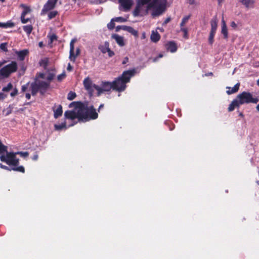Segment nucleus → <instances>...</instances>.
Wrapping results in <instances>:
<instances>
[{
  "label": "nucleus",
  "mask_w": 259,
  "mask_h": 259,
  "mask_svg": "<svg viewBox=\"0 0 259 259\" xmlns=\"http://www.w3.org/2000/svg\"><path fill=\"white\" fill-rule=\"evenodd\" d=\"M37 158V156L36 155V156H35L34 157V158H33V159H36Z\"/></svg>",
  "instance_id": "63"
},
{
  "label": "nucleus",
  "mask_w": 259,
  "mask_h": 259,
  "mask_svg": "<svg viewBox=\"0 0 259 259\" xmlns=\"http://www.w3.org/2000/svg\"><path fill=\"white\" fill-rule=\"evenodd\" d=\"M67 70H68V71H71V70H72V66H71V64H70V63H69V64H68V66H67Z\"/></svg>",
  "instance_id": "49"
},
{
  "label": "nucleus",
  "mask_w": 259,
  "mask_h": 259,
  "mask_svg": "<svg viewBox=\"0 0 259 259\" xmlns=\"http://www.w3.org/2000/svg\"><path fill=\"white\" fill-rule=\"evenodd\" d=\"M166 3L167 0H138L133 15L135 17L144 16L152 10V16H159L165 11Z\"/></svg>",
  "instance_id": "1"
},
{
  "label": "nucleus",
  "mask_w": 259,
  "mask_h": 259,
  "mask_svg": "<svg viewBox=\"0 0 259 259\" xmlns=\"http://www.w3.org/2000/svg\"><path fill=\"white\" fill-rule=\"evenodd\" d=\"M112 21H115L116 22H124L126 21V19L121 17H115L114 18L112 19Z\"/></svg>",
  "instance_id": "33"
},
{
  "label": "nucleus",
  "mask_w": 259,
  "mask_h": 259,
  "mask_svg": "<svg viewBox=\"0 0 259 259\" xmlns=\"http://www.w3.org/2000/svg\"><path fill=\"white\" fill-rule=\"evenodd\" d=\"M111 37L115 39L117 44L120 47L124 46V38L122 36L116 34H114L111 36Z\"/></svg>",
  "instance_id": "13"
},
{
  "label": "nucleus",
  "mask_w": 259,
  "mask_h": 259,
  "mask_svg": "<svg viewBox=\"0 0 259 259\" xmlns=\"http://www.w3.org/2000/svg\"><path fill=\"white\" fill-rule=\"evenodd\" d=\"M104 107V104H101L99 107L98 111L100 112V110Z\"/></svg>",
  "instance_id": "57"
},
{
  "label": "nucleus",
  "mask_w": 259,
  "mask_h": 259,
  "mask_svg": "<svg viewBox=\"0 0 259 259\" xmlns=\"http://www.w3.org/2000/svg\"><path fill=\"white\" fill-rule=\"evenodd\" d=\"M167 49L174 53L177 51V48L176 44L173 41H170L167 44Z\"/></svg>",
  "instance_id": "21"
},
{
  "label": "nucleus",
  "mask_w": 259,
  "mask_h": 259,
  "mask_svg": "<svg viewBox=\"0 0 259 259\" xmlns=\"http://www.w3.org/2000/svg\"><path fill=\"white\" fill-rule=\"evenodd\" d=\"M15 26V24L11 22L8 21L6 23H2L0 22V27L4 28H12Z\"/></svg>",
  "instance_id": "24"
},
{
  "label": "nucleus",
  "mask_w": 259,
  "mask_h": 259,
  "mask_svg": "<svg viewBox=\"0 0 259 259\" xmlns=\"http://www.w3.org/2000/svg\"><path fill=\"white\" fill-rule=\"evenodd\" d=\"M17 69V63L12 61L0 69V76L4 78L8 77L12 73L16 71Z\"/></svg>",
  "instance_id": "6"
},
{
  "label": "nucleus",
  "mask_w": 259,
  "mask_h": 259,
  "mask_svg": "<svg viewBox=\"0 0 259 259\" xmlns=\"http://www.w3.org/2000/svg\"><path fill=\"white\" fill-rule=\"evenodd\" d=\"M58 0H48L42 8L41 14H45L47 12L53 9Z\"/></svg>",
  "instance_id": "9"
},
{
  "label": "nucleus",
  "mask_w": 259,
  "mask_h": 259,
  "mask_svg": "<svg viewBox=\"0 0 259 259\" xmlns=\"http://www.w3.org/2000/svg\"><path fill=\"white\" fill-rule=\"evenodd\" d=\"M76 96V95L75 93L71 91L68 94L67 99L71 101L73 100Z\"/></svg>",
  "instance_id": "30"
},
{
  "label": "nucleus",
  "mask_w": 259,
  "mask_h": 259,
  "mask_svg": "<svg viewBox=\"0 0 259 259\" xmlns=\"http://www.w3.org/2000/svg\"><path fill=\"white\" fill-rule=\"evenodd\" d=\"M109 49V43L108 41H105L103 45H100L99 47V49L103 54L107 53Z\"/></svg>",
  "instance_id": "19"
},
{
  "label": "nucleus",
  "mask_w": 259,
  "mask_h": 259,
  "mask_svg": "<svg viewBox=\"0 0 259 259\" xmlns=\"http://www.w3.org/2000/svg\"><path fill=\"white\" fill-rule=\"evenodd\" d=\"M83 85L86 90H87L91 96L93 95L95 88L94 86H97L93 84L91 79L89 77L85 78L83 81Z\"/></svg>",
  "instance_id": "8"
},
{
  "label": "nucleus",
  "mask_w": 259,
  "mask_h": 259,
  "mask_svg": "<svg viewBox=\"0 0 259 259\" xmlns=\"http://www.w3.org/2000/svg\"><path fill=\"white\" fill-rule=\"evenodd\" d=\"M240 106L239 104L238 103L236 99L233 100L231 103L230 104L228 107V111L229 112L232 111L234 110L235 107H239Z\"/></svg>",
  "instance_id": "20"
},
{
  "label": "nucleus",
  "mask_w": 259,
  "mask_h": 259,
  "mask_svg": "<svg viewBox=\"0 0 259 259\" xmlns=\"http://www.w3.org/2000/svg\"><path fill=\"white\" fill-rule=\"evenodd\" d=\"M23 30L26 32L27 34H30L32 30L33 27L31 25H25L23 27Z\"/></svg>",
  "instance_id": "27"
},
{
  "label": "nucleus",
  "mask_w": 259,
  "mask_h": 259,
  "mask_svg": "<svg viewBox=\"0 0 259 259\" xmlns=\"http://www.w3.org/2000/svg\"><path fill=\"white\" fill-rule=\"evenodd\" d=\"M188 3L190 4V5H192L194 3V0H188Z\"/></svg>",
  "instance_id": "56"
},
{
  "label": "nucleus",
  "mask_w": 259,
  "mask_h": 259,
  "mask_svg": "<svg viewBox=\"0 0 259 259\" xmlns=\"http://www.w3.org/2000/svg\"><path fill=\"white\" fill-rule=\"evenodd\" d=\"M57 39V36L55 34H52L50 37V43H52L54 40Z\"/></svg>",
  "instance_id": "43"
},
{
  "label": "nucleus",
  "mask_w": 259,
  "mask_h": 259,
  "mask_svg": "<svg viewBox=\"0 0 259 259\" xmlns=\"http://www.w3.org/2000/svg\"><path fill=\"white\" fill-rule=\"evenodd\" d=\"M38 91L39 92V88L36 81L31 84V94L33 96H35Z\"/></svg>",
  "instance_id": "22"
},
{
  "label": "nucleus",
  "mask_w": 259,
  "mask_h": 259,
  "mask_svg": "<svg viewBox=\"0 0 259 259\" xmlns=\"http://www.w3.org/2000/svg\"><path fill=\"white\" fill-rule=\"evenodd\" d=\"M215 33L210 32L209 36L208 38L209 43L211 45L213 42V38Z\"/></svg>",
  "instance_id": "34"
},
{
  "label": "nucleus",
  "mask_w": 259,
  "mask_h": 259,
  "mask_svg": "<svg viewBox=\"0 0 259 259\" xmlns=\"http://www.w3.org/2000/svg\"><path fill=\"white\" fill-rule=\"evenodd\" d=\"M231 26L232 27H234V28H236L237 27V25H236V24L235 23V22L232 21L231 23Z\"/></svg>",
  "instance_id": "50"
},
{
  "label": "nucleus",
  "mask_w": 259,
  "mask_h": 259,
  "mask_svg": "<svg viewBox=\"0 0 259 259\" xmlns=\"http://www.w3.org/2000/svg\"><path fill=\"white\" fill-rule=\"evenodd\" d=\"M0 166L2 168H3V169H6V170H10L11 169L9 168V167H8L7 166H5V165H3L2 164H0Z\"/></svg>",
  "instance_id": "47"
},
{
  "label": "nucleus",
  "mask_w": 259,
  "mask_h": 259,
  "mask_svg": "<svg viewBox=\"0 0 259 259\" xmlns=\"http://www.w3.org/2000/svg\"><path fill=\"white\" fill-rule=\"evenodd\" d=\"M120 29H122L123 30L126 31L134 35L135 36H138V31L135 30L131 26H127L125 25H121V26H117L116 27V31H118Z\"/></svg>",
  "instance_id": "11"
},
{
  "label": "nucleus",
  "mask_w": 259,
  "mask_h": 259,
  "mask_svg": "<svg viewBox=\"0 0 259 259\" xmlns=\"http://www.w3.org/2000/svg\"><path fill=\"white\" fill-rule=\"evenodd\" d=\"M170 21V18H167L165 19L164 21L163 24H166L167 23H168Z\"/></svg>",
  "instance_id": "51"
},
{
  "label": "nucleus",
  "mask_w": 259,
  "mask_h": 259,
  "mask_svg": "<svg viewBox=\"0 0 259 259\" xmlns=\"http://www.w3.org/2000/svg\"><path fill=\"white\" fill-rule=\"evenodd\" d=\"M13 88V85L11 83H9L8 84L7 87H4L2 89V91L3 92H9L10 90H11Z\"/></svg>",
  "instance_id": "31"
},
{
  "label": "nucleus",
  "mask_w": 259,
  "mask_h": 259,
  "mask_svg": "<svg viewBox=\"0 0 259 259\" xmlns=\"http://www.w3.org/2000/svg\"><path fill=\"white\" fill-rule=\"evenodd\" d=\"M20 7L24 9V10L21 14V17H25L26 15L30 12V9L24 4H21Z\"/></svg>",
  "instance_id": "26"
},
{
  "label": "nucleus",
  "mask_w": 259,
  "mask_h": 259,
  "mask_svg": "<svg viewBox=\"0 0 259 259\" xmlns=\"http://www.w3.org/2000/svg\"><path fill=\"white\" fill-rule=\"evenodd\" d=\"M69 107H74L73 111H67L64 113L66 118L74 119L77 118L79 120L89 121L98 118V114L93 106H88L80 102H72Z\"/></svg>",
  "instance_id": "2"
},
{
  "label": "nucleus",
  "mask_w": 259,
  "mask_h": 259,
  "mask_svg": "<svg viewBox=\"0 0 259 259\" xmlns=\"http://www.w3.org/2000/svg\"><path fill=\"white\" fill-rule=\"evenodd\" d=\"M27 89V87L26 85H23L22 87V91L24 92Z\"/></svg>",
  "instance_id": "53"
},
{
  "label": "nucleus",
  "mask_w": 259,
  "mask_h": 259,
  "mask_svg": "<svg viewBox=\"0 0 259 259\" xmlns=\"http://www.w3.org/2000/svg\"><path fill=\"white\" fill-rule=\"evenodd\" d=\"M12 169H13V170H15V171H21L22 172H24V171H25L24 168L22 166H19L17 167H14V168H12Z\"/></svg>",
  "instance_id": "36"
},
{
  "label": "nucleus",
  "mask_w": 259,
  "mask_h": 259,
  "mask_svg": "<svg viewBox=\"0 0 259 259\" xmlns=\"http://www.w3.org/2000/svg\"><path fill=\"white\" fill-rule=\"evenodd\" d=\"M18 94V90L15 88L14 90L11 93L10 95L12 97H14Z\"/></svg>",
  "instance_id": "42"
},
{
  "label": "nucleus",
  "mask_w": 259,
  "mask_h": 259,
  "mask_svg": "<svg viewBox=\"0 0 259 259\" xmlns=\"http://www.w3.org/2000/svg\"><path fill=\"white\" fill-rule=\"evenodd\" d=\"M66 76V74L65 72H63L61 74L57 76V79L58 81H61L62 79H63Z\"/></svg>",
  "instance_id": "40"
},
{
  "label": "nucleus",
  "mask_w": 259,
  "mask_h": 259,
  "mask_svg": "<svg viewBox=\"0 0 259 259\" xmlns=\"http://www.w3.org/2000/svg\"><path fill=\"white\" fill-rule=\"evenodd\" d=\"M6 97V95L3 93H0V99H4Z\"/></svg>",
  "instance_id": "52"
},
{
  "label": "nucleus",
  "mask_w": 259,
  "mask_h": 259,
  "mask_svg": "<svg viewBox=\"0 0 259 259\" xmlns=\"http://www.w3.org/2000/svg\"><path fill=\"white\" fill-rule=\"evenodd\" d=\"M221 32L224 35L225 38L228 37V30L226 25H224V26H222Z\"/></svg>",
  "instance_id": "28"
},
{
  "label": "nucleus",
  "mask_w": 259,
  "mask_h": 259,
  "mask_svg": "<svg viewBox=\"0 0 259 259\" xmlns=\"http://www.w3.org/2000/svg\"><path fill=\"white\" fill-rule=\"evenodd\" d=\"M95 89L97 91V96H100L102 94L106 92H109L113 89V84L109 81L102 82L101 86H94Z\"/></svg>",
  "instance_id": "7"
},
{
  "label": "nucleus",
  "mask_w": 259,
  "mask_h": 259,
  "mask_svg": "<svg viewBox=\"0 0 259 259\" xmlns=\"http://www.w3.org/2000/svg\"><path fill=\"white\" fill-rule=\"evenodd\" d=\"M160 35L157 31H152L151 35L150 36V38L152 41L154 42H156L160 39Z\"/></svg>",
  "instance_id": "18"
},
{
  "label": "nucleus",
  "mask_w": 259,
  "mask_h": 259,
  "mask_svg": "<svg viewBox=\"0 0 259 259\" xmlns=\"http://www.w3.org/2000/svg\"><path fill=\"white\" fill-rule=\"evenodd\" d=\"M40 77L41 78H45V77H44V74H40Z\"/></svg>",
  "instance_id": "59"
},
{
  "label": "nucleus",
  "mask_w": 259,
  "mask_h": 259,
  "mask_svg": "<svg viewBox=\"0 0 259 259\" xmlns=\"http://www.w3.org/2000/svg\"><path fill=\"white\" fill-rule=\"evenodd\" d=\"M54 77V74H53L52 73H50L49 74V75L47 76V77L46 78L50 82L53 79Z\"/></svg>",
  "instance_id": "45"
},
{
  "label": "nucleus",
  "mask_w": 259,
  "mask_h": 259,
  "mask_svg": "<svg viewBox=\"0 0 259 259\" xmlns=\"http://www.w3.org/2000/svg\"><path fill=\"white\" fill-rule=\"evenodd\" d=\"M239 87H240L239 83H237V84H236L234 85V87H233L232 88L230 87H227V89H228L229 90L228 91H227V92H226L227 94L228 95H231V94H232L237 92L239 90Z\"/></svg>",
  "instance_id": "16"
},
{
  "label": "nucleus",
  "mask_w": 259,
  "mask_h": 259,
  "mask_svg": "<svg viewBox=\"0 0 259 259\" xmlns=\"http://www.w3.org/2000/svg\"><path fill=\"white\" fill-rule=\"evenodd\" d=\"M58 14V12L56 11H53L50 12L48 14V17L49 19H52V18L56 17V16Z\"/></svg>",
  "instance_id": "32"
},
{
  "label": "nucleus",
  "mask_w": 259,
  "mask_h": 259,
  "mask_svg": "<svg viewBox=\"0 0 259 259\" xmlns=\"http://www.w3.org/2000/svg\"><path fill=\"white\" fill-rule=\"evenodd\" d=\"M190 18V15H188V16H186L184 17L183 18L182 22L180 24V27H184V26L188 21Z\"/></svg>",
  "instance_id": "29"
},
{
  "label": "nucleus",
  "mask_w": 259,
  "mask_h": 259,
  "mask_svg": "<svg viewBox=\"0 0 259 259\" xmlns=\"http://www.w3.org/2000/svg\"><path fill=\"white\" fill-rule=\"evenodd\" d=\"M7 151V146H5L2 144L1 141H0V154L4 151Z\"/></svg>",
  "instance_id": "38"
},
{
  "label": "nucleus",
  "mask_w": 259,
  "mask_h": 259,
  "mask_svg": "<svg viewBox=\"0 0 259 259\" xmlns=\"http://www.w3.org/2000/svg\"><path fill=\"white\" fill-rule=\"evenodd\" d=\"M256 83L257 85L259 86V79L257 80Z\"/></svg>",
  "instance_id": "62"
},
{
  "label": "nucleus",
  "mask_w": 259,
  "mask_h": 259,
  "mask_svg": "<svg viewBox=\"0 0 259 259\" xmlns=\"http://www.w3.org/2000/svg\"><path fill=\"white\" fill-rule=\"evenodd\" d=\"M239 2L247 8H253L254 3V0H239Z\"/></svg>",
  "instance_id": "17"
},
{
  "label": "nucleus",
  "mask_w": 259,
  "mask_h": 259,
  "mask_svg": "<svg viewBox=\"0 0 259 259\" xmlns=\"http://www.w3.org/2000/svg\"><path fill=\"white\" fill-rule=\"evenodd\" d=\"M107 52L108 53V56L110 57H111L114 55V53L110 49L108 50Z\"/></svg>",
  "instance_id": "46"
},
{
  "label": "nucleus",
  "mask_w": 259,
  "mask_h": 259,
  "mask_svg": "<svg viewBox=\"0 0 259 259\" xmlns=\"http://www.w3.org/2000/svg\"><path fill=\"white\" fill-rule=\"evenodd\" d=\"M236 99L240 106L250 103L256 104L259 101L258 98H253L252 94L247 92H243L242 93L238 94Z\"/></svg>",
  "instance_id": "5"
},
{
  "label": "nucleus",
  "mask_w": 259,
  "mask_h": 259,
  "mask_svg": "<svg viewBox=\"0 0 259 259\" xmlns=\"http://www.w3.org/2000/svg\"><path fill=\"white\" fill-rule=\"evenodd\" d=\"M30 97H31V95L29 93H27L26 94V98L27 99H30Z\"/></svg>",
  "instance_id": "54"
},
{
  "label": "nucleus",
  "mask_w": 259,
  "mask_h": 259,
  "mask_svg": "<svg viewBox=\"0 0 259 259\" xmlns=\"http://www.w3.org/2000/svg\"><path fill=\"white\" fill-rule=\"evenodd\" d=\"M66 124L65 123H62V124H55V128L57 130H61L63 129V128L65 127Z\"/></svg>",
  "instance_id": "37"
},
{
  "label": "nucleus",
  "mask_w": 259,
  "mask_h": 259,
  "mask_svg": "<svg viewBox=\"0 0 259 259\" xmlns=\"http://www.w3.org/2000/svg\"><path fill=\"white\" fill-rule=\"evenodd\" d=\"M0 156L1 160L6 162L8 165H17L19 163V159L16 158V154L21 156L26 157L28 156V152H19L17 153L8 152L7 150L2 152Z\"/></svg>",
  "instance_id": "4"
},
{
  "label": "nucleus",
  "mask_w": 259,
  "mask_h": 259,
  "mask_svg": "<svg viewBox=\"0 0 259 259\" xmlns=\"http://www.w3.org/2000/svg\"><path fill=\"white\" fill-rule=\"evenodd\" d=\"M37 84L39 88V92L41 95L45 94L50 86V82L42 80H37Z\"/></svg>",
  "instance_id": "10"
},
{
  "label": "nucleus",
  "mask_w": 259,
  "mask_h": 259,
  "mask_svg": "<svg viewBox=\"0 0 259 259\" xmlns=\"http://www.w3.org/2000/svg\"><path fill=\"white\" fill-rule=\"evenodd\" d=\"M114 21H112V19L111 20V22L108 24L107 27L109 29H113L115 27V24L114 23Z\"/></svg>",
  "instance_id": "41"
},
{
  "label": "nucleus",
  "mask_w": 259,
  "mask_h": 259,
  "mask_svg": "<svg viewBox=\"0 0 259 259\" xmlns=\"http://www.w3.org/2000/svg\"><path fill=\"white\" fill-rule=\"evenodd\" d=\"M38 46L40 48H42L44 46V43L42 41H40L39 43H38Z\"/></svg>",
  "instance_id": "55"
},
{
  "label": "nucleus",
  "mask_w": 259,
  "mask_h": 259,
  "mask_svg": "<svg viewBox=\"0 0 259 259\" xmlns=\"http://www.w3.org/2000/svg\"><path fill=\"white\" fill-rule=\"evenodd\" d=\"M99 4H101L102 3H103L102 0H99Z\"/></svg>",
  "instance_id": "64"
},
{
  "label": "nucleus",
  "mask_w": 259,
  "mask_h": 259,
  "mask_svg": "<svg viewBox=\"0 0 259 259\" xmlns=\"http://www.w3.org/2000/svg\"><path fill=\"white\" fill-rule=\"evenodd\" d=\"M0 49L4 52L8 51L7 50V43L4 42L0 45Z\"/></svg>",
  "instance_id": "35"
},
{
  "label": "nucleus",
  "mask_w": 259,
  "mask_h": 259,
  "mask_svg": "<svg viewBox=\"0 0 259 259\" xmlns=\"http://www.w3.org/2000/svg\"><path fill=\"white\" fill-rule=\"evenodd\" d=\"M181 31L184 32V37L185 38H188V30L184 27H181Z\"/></svg>",
  "instance_id": "39"
},
{
  "label": "nucleus",
  "mask_w": 259,
  "mask_h": 259,
  "mask_svg": "<svg viewBox=\"0 0 259 259\" xmlns=\"http://www.w3.org/2000/svg\"><path fill=\"white\" fill-rule=\"evenodd\" d=\"M75 39H72L70 43V55L69 58L72 60V58L74 59L75 57L74 56V43Z\"/></svg>",
  "instance_id": "23"
},
{
  "label": "nucleus",
  "mask_w": 259,
  "mask_h": 259,
  "mask_svg": "<svg viewBox=\"0 0 259 259\" xmlns=\"http://www.w3.org/2000/svg\"><path fill=\"white\" fill-rule=\"evenodd\" d=\"M128 58L127 57H125L122 62V64H125L127 62H128Z\"/></svg>",
  "instance_id": "48"
},
{
  "label": "nucleus",
  "mask_w": 259,
  "mask_h": 259,
  "mask_svg": "<svg viewBox=\"0 0 259 259\" xmlns=\"http://www.w3.org/2000/svg\"><path fill=\"white\" fill-rule=\"evenodd\" d=\"M118 2L124 11H128L133 4V0H118Z\"/></svg>",
  "instance_id": "12"
},
{
  "label": "nucleus",
  "mask_w": 259,
  "mask_h": 259,
  "mask_svg": "<svg viewBox=\"0 0 259 259\" xmlns=\"http://www.w3.org/2000/svg\"><path fill=\"white\" fill-rule=\"evenodd\" d=\"M21 20L22 23L25 24L27 23L30 19L29 18L25 19V17H21Z\"/></svg>",
  "instance_id": "44"
},
{
  "label": "nucleus",
  "mask_w": 259,
  "mask_h": 259,
  "mask_svg": "<svg viewBox=\"0 0 259 259\" xmlns=\"http://www.w3.org/2000/svg\"><path fill=\"white\" fill-rule=\"evenodd\" d=\"M222 26H224V25H226L225 22L223 19H222Z\"/></svg>",
  "instance_id": "58"
},
{
  "label": "nucleus",
  "mask_w": 259,
  "mask_h": 259,
  "mask_svg": "<svg viewBox=\"0 0 259 259\" xmlns=\"http://www.w3.org/2000/svg\"><path fill=\"white\" fill-rule=\"evenodd\" d=\"M4 62H0V67L4 64Z\"/></svg>",
  "instance_id": "61"
},
{
  "label": "nucleus",
  "mask_w": 259,
  "mask_h": 259,
  "mask_svg": "<svg viewBox=\"0 0 259 259\" xmlns=\"http://www.w3.org/2000/svg\"><path fill=\"white\" fill-rule=\"evenodd\" d=\"M54 117L55 118H58L61 116L63 113L62 107L61 105H59L57 109L54 110Z\"/></svg>",
  "instance_id": "25"
},
{
  "label": "nucleus",
  "mask_w": 259,
  "mask_h": 259,
  "mask_svg": "<svg viewBox=\"0 0 259 259\" xmlns=\"http://www.w3.org/2000/svg\"><path fill=\"white\" fill-rule=\"evenodd\" d=\"M29 53V51L27 49L23 50L20 51H18L16 52V54L19 59L20 60H23L25 59V57L28 55Z\"/></svg>",
  "instance_id": "14"
},
{
  "label": "nucleus",
  "mask_w": 259,
  "mask_h": 259,
  "mask_svg": "<svg viewBox=\"0 0 259 259\" xmlns=\"http://www.w3.org/2000/svg\"><path fill=\"white\" fill-rule=\"evenodd\" d=\"M211 32L215 33L218 27V20L217 17H214L210 21Z\"/></svg>",
  "instance_id": "15"
},
{
  "label": "nucleus",
  "mask_w": 259,
  "mask_h": 259,
  "mask_svg": "<svg viewBox=\"0 0 259 259\" xmlns=\"http://www.w3.org/2000/svg\"><path fill=\"white\" fill-rule=\"evenodd\" d=\"M256 109H257V111H259V104L256 106Z\"/></svg>",
  "instance_id": "60"
},
{
  "label": "nucleus",
  "mask_w": 259,
  "mask_h": 259,
  "mask_svg": "<svg viewBox=\"0 0 259 259\" xmlns=\"http://www.w3.org/2000/svg\"><path fill=\"white\" fill-rule=\"evenodd\" d=\"M134 74V71L128 70L124 71L121 76L116 78L112 83L113 89L118 92L124 91L126 88V83L130 82L132 76Z\"/></svg>",
  "instance_id": "3"
}]
</instances>
